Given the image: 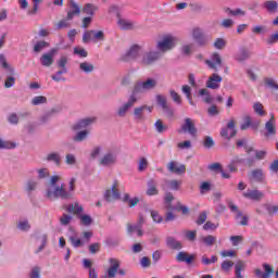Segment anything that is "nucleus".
<instances>
[{"instance_id":"nucleus-1","label":"nucleus","mask_w":278,"mask_h":278,"mask_svg":"<svg viewBox=\"0 0 278 278\" xmlns=\"http://www.w3.org/2000/svg\"><path fill=\"white\" fill-rule=\"evenodd\" d=\"M62 178L58 175L51 176L50 185L46 191V197L49 201H58V199H62L63 201H71L73 197H75V184L77 181L76 178H71L68 181V189H66V185L62 182L58 185Z\"/></svg>"},{"instance_id":"nucleus-2","label":"nucleus","mask_w":278,"mask_h":278,"mask_svg":"<svg viewBox=\"0 0 278 278\" xmlns=\"http://www.w3.org/2000/svg\"><path fill=\"white\" fill-rule=\"evenodd\" d=\"M157 88V79L147 78L143 81H137L134 86L132 93L135 97L142 92H149V90H155Z\"/></svg>"},{"instance_id":"nucleus-3","label":"nucleus","mask_w":278,"mask_h":278,"mask_svg":"<svg viewBox=\"0 0 278 278\" xmlns=\"http://www.w3.org/2000/svg\"><path fill=\"white\" fill-rule=\"evenodd\" d=\"M118 162V154L114 150H109L106 153H104L100 160L99 165L103 166L104 168H112V166H116V163Z\"/></svg>"},{"instance_id":"nucleus-4","label":"nucleus","mask_w":278,"mask_h":278,"mask_svg":"<svg viewBox=\"0 0 278 278\" xmlns=\"http://www.w3.org/2000/svg\"><path fill=\"white\" fill-rule=\"evenodd\" d=\"M176 46H177V38H175L174 36L167 35L156 43V49L162 53H166V51H170V49H175Z\"/></svg>"},{"instance_id":"nucleus-5","label":"nucleus","mask_w":278,"mask_h":278,"mask_svg":"<svg viewBox=\"0 0 278 278\" xmlns=\"http://www.w3.org/2000/svg\"><path fill=\"white\" fill-rule=\"evenodd\" d=\"M162 58V53L160 51H147L141 53V59L139 60V64L142 66H151L155 64L157 60Z\"/></svg>"},{"instance_id":"nucleus-6","label":"nucleus","mask_w":278,"mask_h":278,"mask_svg":"<svg viewBox=\"0 0 278 278\" xmlns=\"http://www.w3.org/2000/svg\"><path fill=\"white\" fill-rule=\"evenodd\" d=\"M136 103H138V97L135 96L134 93H131L127 100V102H125L123 105H121L117 109L116 115L119 118H125L127 116V112H129V110L136 105Z\"/></svg>"},{"instance_id":"nucleus-7","label":"nucleus","mask_w":278,"mask_h":278,"mask_svg":"<svg viewBox=\"0 0 278 278\" xmlns=\"http://www.w3.org/2000/svg\"><path fill=\"white\" fill-rule=\"evenodd\" d=\"M110 267L106 270V275L109 278L116 277V273L122 277H125V269H121V261L118 258H110L109 260Z\"/></svg>"},{"instance_id":"nucleus-8","label":"nucleus","mask_w":278,"mask_h":278,"mask_svg":"<svg viewBox=\"0 0 278 278\" xmlns=\"http://www.w3.org/2000/svg\"><path fill=\"white\" fill-rule=\"evenodd\" d=\"M155 99H156L157 105H160V108H162L164 114L168 118H173V116H175V111L173 110V108H170V105H168V99L166 98V96L156 94Z\"/></svg>"},{"instance_id":"nucleus-9","label":"nucleus","mask_w":278,"mask_h":278,"mask_svg":"<svg viewBox=\"0 0 278 278\" xmlns=\"http://www.w3.org/2000/svg\"><path fill=\"white\" fill-rule=\"evenodd\" d=\"M197 126L194 125V119L186 117L184 124L180 126L178 134H189L192 138L197 137Z\"/></svg>"},{"instance_id":"nucleus-10","label":"nucleus","mask_w":278,"mask_h":278,"mask_svg":"<svg viewBox=\"0 0 278 278\" xmlns=\"http://www.w3.org/2000/svg\"><path fill=\"white\" fill-rule=\"evenodd\" d=\"M142 55V47L139 45H132L129 50L125 53L124 60L126 62H131V60H135L136 62H140Z\"/></svg>"},{"instance_id":"nucleus-11","label":"nucleus","mask_w":278,"mask_h":278,"mask_svg":"<svg viewBox=\"0 0 278 278\" xmlns=\"http://www.w3.org/2000/svg\"><path fill=\"white\" fill-rule=\"evenodd\" d=\"M228 207L231 212V214H235V220H241L239 222V225L247 227L249 225V216L242 215V211L238 210V206L231 202L228 203Z\"/></svg>"},{"instance_id":"nucleus-12","label":"nucleus","mask_w":278,"mask_h":278,"mask_svg":"<svg viewBox=\"0 0 278 278\" xmlns=\"http://www.w3.org/2000/svg\"><path fill=\"white\" fill-rule=\"evenodd\" d=\"M56 53H58V48H52L49 52L43 53L40 56L41 66H46V68H49V66H53V62L55 60Z\"/></svg>"},{"instance_id":"nucleus-13","label":"nucleus","mask_w":278,"mask_h":278,"mask_svg":"<svg viewBox=\"0 0 278 278\" xmlns=\"http://www.w3.org/2000/svg\"><path fill=\"white\" fill-rule=\"evenodd\" d=\"M105 201H118L121 199V191H118V180L113 182L111 190H106L104 193Z\"/></svg>"},{"instance_id":"nucleus-14","label":"nucleus","mask_w":278,"mask_h":278,"mask_svg":"<svg viewBox=\"0 0 278 278\" xmlns=\"http://www.w3.org/2000/svg\"><path fill=\"white\" fill-rule=\"evenodd\" d=\"M236 134V122L233 119H230L227 124V127L223 128L220 131L222 138H225L226 140H231Z\"/></svg>"},{"instance_id":"nucleus-15","label":"nucleus","mask_w":278,"mask_h":278,"mask_svg":"<svg viewBox=\"0 0 278 278\" xmlns=\"http://www.w3.org/2000/svg\"><path fill=\"white\" fill-rule=\"evenodd\" d=\"M192 38L199 47H205L207 45V36H205L201 28L192 29Z\"/></svg>"},{"instance_id":"nucleus-16","label":"nucleus","mask_w":278,"mask_h":278,"mask_svg":"<svg viewBox=\"0 0 278 278\" xmlns=\"http://www.w3.org/2000/svg\"><path fill=\"white\" fill-rule=\"evenodd\" d=\"M270 136H277V123L275 122V115L265 123V138H270Z\"/></svg>"},{"instance_id":"nucleus-17","label":"nucleus","mask_w":278,"mask_h":278,"mask_svg":"<svg viewBox=\"0 0 278 278\" xmlns=\"http://www.w3.org/2000/svg\"><path fill=\"white\" fill-rule=\"evenodd\" d=\"M181 180H177V179H164L163 184L161 185L162 190H179V188H181Z\"/></svg>"},{"instance_id":"nucleus-18","label":"nucleus","mask_w":278,"mask_h":278,"mask_svg":"<svg viewBox=\"0 0 278 278\" xmlns=\"http://www.w3.org/2000/svg\"><path fill=\"white\" fill-rule=\"evenodd\" d=\"M222 81L223 77H220V75L212 74L206 81V88H210L211 90H218Z\"/></svg>"},{"instance_id":"nucleus-19","label":"nucleus","mask_w":278,"mask_h":278,"mask_svg":"<svg viewBox=\"0 0 278 278\" xmlns=\"http://www.w3.org/2000/svg\"><path fill=\"white\" fill-rule=\"evenodd\" d=\"M70 8L71 10L67 12L66 21H73L75 16H79V14H81V8L74 0L70 1Z\"/></svg>"},{"instance_id":"nucleus-20","label":"nucleus","mask_w":278,"mask_h":278,"mask_svg":"<svg viewBox=\"0 0 278 278\" xmlns=\"http://www.w3.org/2000/svg\"><path fill=\"white\" fill-rule=\"evenodd\" d=\"M60 112H61L60 108H53L50 111L43 113L39 117L40 125H47V123H49L51 121V118H53V116H55V114H60Z\"/></svg>"},{"instance_id":"nucleus-21","label":"nucleus","mask_w":278,"mask_h":278,"mask_svg":"<svg viewBox=\"0 0 278 278\" xmlns=\"http://www.w3.org/2000/svg\"><path fill=\"white\" fill-rule=\"evenodd\" d=\"M167 169L169 173H174L175 175H185L186 174V165L184 164H178L175 161H172L167 165Z\"/></svg>"},{"instance_id":"nucleus-22","label":"nucleus","mask_w":278,"mask_h":278,"mask_svg":"<svg viewBox=\"0 0 278 278\" xmlns=\"http://www.w3.org/2000/svg\"><path fill=\"white\" fill-rule=\"evenodd\" d=\"M250 180L256 181V184H264V181L266 180V175H264V169L262 168L253 169L250 173Z\"/></svg>"},{"instance_id":"nucleus-23","label":"nucleus","mask_w":278,"mask_h":278,"mask_svg":"<svg viewBox=\"0 0 278 278\" xmlns=\"http://www.w3.org/2000/svg\"><path fill=\"white\" fill-rule=\"evenodd\" d=\"M263 268L265 271H262V269L256 268L254 270V275L255 277L258 278H270V275H273L274 270H273V266L268 265L267 263L263 264Z\"/></svg>"},{"instance_id":"nucleus-24","label":"nucleus","mask_w":278,"mask_h":278,"mask_svg":"<svg viewBox=\"0 0 278 278\" xmlns=\"http://www.w3.org/2000/svg\"><path fill=\"white\" fill-rule=\"evenodd\" d=\"M96 122H97V117L83 118L73 126V129H75L76 131L79 129H86V127H90V125H92V123H96Z\"/></svg>"},{"instance_id":"nucleus-25","label":"nucleus","mask_w":278,"mask_h":278,"mask_svg":"<svg viewBox=\"0 0 278 278\" xmlns=\"http://www.w3.org/2000/svg\"><path fill=\"white\" fill-rule=\"evenodd\" d=\"M206 64L207 66H210V68H213V71H218V66H223V60L220 59V54H212L211 60H207Z\"/></svg>"},{"instance_id":"nucleus-26","label":"nucleus","mask_w":278,"mask_h":278,"mask_svg":"<svg viewBox=\"0 0 278 278\" xmlns=\"http://www.w3.org/2000/svg\"><path fill=\"white\" fill-rule=\"evenodd\" d=\"M244 199H250L251 201H260L264 199V192L260 190L248 189L247 192H243Z\"/></svg>"},{"instance_id":"nucleus-27","label":"nucleus","mask_w":278,"mask_h":278,"mask_svg":"<svg viewBox=\"0 0 278 278\" xmlns=\"http://www.w3.org/2000/svg\"><path fill=\"white\" fill-rule=\"evenodd\" d=\"M146 110H148L149 113L153 112V110L148 105L135 108V110H134L135 121H144V111Z\"/></svg>"},{"instance_id":"nucleus-28","label":"nucleus","mask_w":278,"mask_h":278,"mask_svg":"<svg viewBox=\"0 0 278 278\" xmlns=\"http://www.w3.org/2000/svg\"><path fill=\"white\" fill-rule=\"evenodd\" d=\"M264 10L267 14H277L278 12V2L276 0H267L263 3Z\"/></svg>"},{"instance_id":"nucleus-29","label":"nucleus","mask_w":278,"mask_h":278,"mask_svg":"<svg viewBox=\"0 0 278 278\" xmlns=\"http://www.w3.org/2000/svg\"><path fill=\"white\" fill-rule=\"evenodd\" d=\"M251 59V50L247 48H240L238 53L235 55V60L237 62H247V60Z\"/></svg>"},{"instance_id":"nucleus-30","label":"nucleus","mask_w":278,"mask_h":278,"mask_svg":"<svg viewBox=\"0 0 278 278\" xmlns=\"http://www.w3.org/2000/svg\"><path fill=\"white\" fill-rule=\"evenodd\" d=\"M24 190L27 194H31V192H36L38 190V180L36 178H29L26 180L24 185Z\"/></svg>"},{"instance_id":"nucleus-31","label":"nucleus","mask_w":278,"mask_h":278,"mask_svg":"<svg viewBox=\"0 0 278 278\" xmlns=\"http://www.w3.org/2000/svg\"><path fill=\"white\" fill-rule=\"evenodd\" d=\"M146 194H148V197H155L160 194V191L157 190V181H155V179L152 178L148 180Z\"/></svg>"},{"instance_id":"nucleus-32","label":"nucleus","mask_w":278,"mask_h":278,"mask_svg":"<svg viewBox=\"0 0 278 278\" xmlns=\"http://www.w3.org/2000/svg\"><path fill=\"white\" fill-rule=\"evenodd\" d=\"M66 212H68L70 214H76L78 218L79 216H81V213L84 212V206H81L79 202H75L66 207Z\"/></svg>"},{"instance_id":"nucleus-33","label":"nucleus","mask_w":278,"mask_h":278,"mask_svg":"<svg viewBox=\"0 0 278 278\" xmlns=\"http://www.w3.org/2000/svg\"><path fill=\"white\" fill-rule=\"evenodd\" d=\"M47 162H52L55 166L62 165V155H60L58 152H50L46 156Z\"/></svg>"},{"instance_id":"nucleus-34","label":"nucleus","mask_w":278,"mask_h":278,"mask_svg":"<svg viewBox=\"0 0 278 278\" xmlns=\"http://www.w3.org/2000/svg\"><path fill=\"white\" fill-rule=\"evenodd\" d=\"M166 244L168 249H173L174 251H179L180 249H182L180 241L176 240L175 237H167Z\"/></svg>"},{"instance_id":"nucleus-35","label":"nucleus","mask_w":278,"mask_h":278,"mask_svg":"<svg viewBox=\"0 0 278 278\" xmlns=\"http://www.w3.org/2000/svg\"><path fill=\"white\" fill-rule=\"evenodd\" d=\"M68 241L71 242V244L74 249H79V248L84 247V240L79 239V237L77 236V232H73L68 237Z\"/></svg>"},{"instance_id":"nucleus-36","label":"nucleus","mask_w":278,"mask_h":278,"mask_svg":"<svg viewBox=\"0 0 278 278\" xmlns=\"http://www.w3.org/2000/svg\"><path fill=\"white\" fill-rule=\"evenodd\" d=\"M79 71H81V73H85L86 75H90V73L94 72V64L88 61L81 62L79 64Z\"/></svg>"},{"instance_id":"nucleus-37","label":"nucleus","mask_w":278,"mask_h":278,"mask_svg":"<svg viewBox=\"0 0 278 278\" xmlns=\"http://www.w3.org/2000/svg\"><path fill=\"white\" fill-rule=\"evenodd\" d=\"M99 10V7L92 3H86L83 8V14H86L87 16H93L94 12Z\"/></svg>"},{"instance_id":"nucleus-38","label":"nucleus","mask_w":278,"mask_h":278,"mask_svg":"<svg viewBox=\"0 0 278 278\" xmlns=\"http://www.w3.org/2000/svg\"><path fill=\"white\" fill-rule=\"evenodd\" d=\"M177 262H186V264H192V260H194V255H188L186 252H179L176 255Z\"/></svg>"},{"instance_id":"nucleus-39","label":"nucleus","mask_w":278,"mask_h":278,"mask_svg":"<svg viewBox=\"0 0 278 278\" xmlns=\"http://www.w3.org/2000/svg\"><path fill=\"white\" fill-rule=\"evenodd\" d=\"M127 231H128L129 236H131V233H134V232H136L139 238H142V236H144V232L142 231V226H140V225L129 224Z\"/></svg>"},{"instance_id":"nucleus-40","label":"nucleus","mask_w":278,"mask_h":278,"mask_svg":"<svg viewBox=\"0 0 278 278\" xmlns=\"http://www.w3.org/2000/svg\"><path fill=\"white\" fill-rule=\"evenodd\" d=\"M0 65L4 71H7V73H10V75H14V68L10 66V63H8L5 54H0Z\"/></svg>"},{"instance_id":"nucleus-41","label":"nucleus","mask_w":278,"mask_h":278,"mask_svg":"<svg viewBox=\"0 0 278 278\" xmlns=\"http://www.w3.org/2000/svg\"><path fill=\"white\" fill-rule=\"evenodd\" d=\"M117 18V25L121 29L129 30L134 27V23H131L130 21L122 18L121 16Z\"/></svg>"},{"instance_id":"nucleus-42","label":"nucleus","mask_w":278,"mask_h":278,"mask_svg":"<svg viewBox=\"0 0 278 278\" xmlns=\"http://www.w3.org/2000/svg\"><path fill=\"white\" fill-rule=\"evenodd\" d=\"M67 64L68 56L66 55H61V58L56 61L58 68H60L61 71H65L66 73H68V67H66Z\"/></svg>"},{"instance_id":"nucleus-43","label":"nucleus","mask_w":278,"mask_h":278,"mask_svg":"<svg viewBox=\"0 0 278 278\" xmlns=\"http://www.w3.org/2000/svg\"><path fill=\"white\" fill-rule=\"evenodd\" d=\"M78 218L80 219V225L84 227H90L92 225V217L90 215L80 214Z\"/></svg>"},{"instance_id":"nucleus-44","label":"nucleus","mask_w":278,"mask_h":278,"mask_svg":"<svg viewBox=\"0 0 278 278\" xmlns=\"http://www.w3.org/2000/svg\"><path fill=\"white\" fill-rule=\"evenodd\" d=\"M225 12L228 14V16H247V12H244L242 9L231 10L227 8Z\"/></svg>"},{"instance_id":"nucleus-45","label":"nucleus","mask_w":278,"mask_h":278,"mask_svg":"<svg viewBox=\"0 0 278 278\" xmlns=\"http://www.w3.org/2000/svg\"><path fill=\"white\" fill-rule=\"evenodd\" d=\"M184 94H186L187 100L189 101L190 105H194V102L192 101V88L188 85H184L181 88Z\"/></svg>"},{"instance_id":"nucleus-46","label":"nucleus","mask_w":278,"mask_h":278,"mask_svg":"<svg viewBox=\"0 0 278 278\" xmlns=\"http://www.w3.org/2000/svg\"><path fill=\"white\" fill-rule=\"evenodd\" d=\"M49 42L47 41H37L34 46V52L35 53H40V51H43V49H48Z\"/></svg>"},{"instance_id":"nucleus-47","label":"nucleus","mask_w":278,"mask_h":278,"mask_svg":"<svg viewBox=\"0 0 278 278\" xmlns=\"http://www.w3.org/2000/svg\"><path fill=\"white\" fill-rule=\"evenodd\" d=\"M201 262L204 266H210V264H216L218 262V256L212 255L211 258H207V255H203Z\"/></svg>"},{"instance_id":"nucleus-48","label":"nucleus","mask_w":278,"mask_h":278,"mask_svg":"<svg viewBox=\"0 0 278 278\" xmlns=\"http://www.w3.org/2000/svg\"><path fill=\"white\" fill-rule=\"evenodd\" d=\"M86 138H88V130H80L74 136L73 140L74 142H84Z\"/></svg>"},{"instance_id":"nucleus-49","label":"nucleus","mask_w":278,"mask_h":278,"mask_svg":"<svg viewBox=\"0 0 278 278\" xmlns=\"http://www.w3.org/2000/svg\"><path fill=\"white\" fill-rule=\"evenodd\" d=\"M66 70H60L55 74L51 76V79L53 81H66V78L62 77V75H66Z\"/></svg>"},{"instance_id":"nucleus-50","label":"nucleus","mask_w":278,"mask_h":278,"mask_svg":"<svg viewBox=\"0 0 278 278\" xmlns=\"http://www.w3.org/2000/svg\"><path fill=\"white\" fill-rule=\"evenodd\" d=\"M212 191V182L203 181L200 185V194H207V192Z\"/></svg>"},{"instance_id":"nucleus-51","label":"nucleus","mask_w":278,"mask_h":278,"mask_svg":"<svg viewBox=\"0 0 278 278\" xmlns=\"http://www.w3.org/2000/svg\"><path fill=\"white\" fill-rule=\"evenodd\" d=\"M192 49H193L192 43L182 45V47L180 48V53L182 55L189 58V55H192Z\"/></svg>"},{"instance_id":"nucleus-52","label":"nucleus","mask_w":278,"mask_h":278,"mask_svg":"<svg viewBox=\"0 0 278 278\" xmlns=\"http://www.w3.org/2000/svg\"><path fill=\"white\" fill-rule=\"evenodd\" d=\"M199 97H202L204 102L212 103V94L210 93V90L201 89L199 91Z\"/></svg>"},{"instance_id":"nucleus-53","label":"nucleus","mask_w":278,"mask_h":278,"mask_svg":"<svg viewBox=\"0 0 278 278\" xmlns=\"http://www.w3.org/2000/svg\"><path fill=\"white\" fill-rule=\"evenodd\" d=\"M17 229H20V231H29L31 225H29V220L23 219L17 223Z\"/></svg>"},{"instance_id":"nucleus-54","label":"nucleus","mask_w":278,"mask_h":278,"mask_svg":"<svg viewBox=\"0 0 278 278\" xmlns=\"http://www.w3.org/2000/svg\"><path fill=\"white\" fill-rule=\"evenodd\" d=\"M65 164H67V166H75L77 164V156L73 153H67L65 155Z\"/></svg>"},{"instance_id":"nucleus-55","label":"nucleus","mask_w":278,"mask_h":278,"mask_svg":"<svg viewBox=\"0 0 278 278\" xmlns=\"http://www.w3.org/2000/svg\"><path fill=\"white\" fill-rule=\"evenodd\" d=\"M47 103V97L36 96L31 99V105H45Z\"/></svg>"},{"instance_id":"nucleus-56","label":"nucleus","mask_w":278,"mask_h":278,"mask_svg":"<svg viewBox=\"0 0 278 278\" xmlns=\"http://www.w3.org/2000/svg\"><path fill=\"white\" fill-rule=\"evenodd\" d=\"M90 40H94V30H86L83 35V42L88 45Z\"/></svg>"},{"instance_id":"nucleus-57","label":"nucleus","mask_w":278,"mask_h":278,"mask_svg":"<svg viewBox=\"0 0 278 278\" xmlns=\"http://www.w3.org/2000/svg\"><path fill=\"white\" fill-rule=\"evenodd\" d=\"M252 121L253 119L251 118V115H245L243 117V123L240 125L241 131H245V129H249V127H251Z\"/></svg>"},{"instance_id":"nucleus-58","label":"nucleus","mask_w":278,"mask_h":278,"mask_svg":"<svg viewBox=\"0 0 278 278\" xmlns=\"http://www.w3.org/2000/svg\"><path fill=\"white\" fill-rule=\"evenodd\" d=\"M201 241L206 244V247H214V242H216V237L208 235L206 237H202Z\"/></svg>"},{"instance_id":"nucleus-59","label":"nucleus","mask_w":278,"mask_h":278,"mask_svg":"<svg viewBox=\"0 0 278 278\" xmlns=\"http://www.w3.org/2000/svg\"><path fill=\"white\" fill-rule=\"evenodd\" d=\"M169 97L173 99V101L176 105H181V96H179V93H177V91L170 89Z\"/></svg>"},{"instance_id":"nucleus-60","label":"nucleus","mask_w":278,"mask_h":278,"mask_svg":"<svg viewBox=\"0 0 278 278\" xmlns=\"http://www.w3.org/2000/svg\"><path fill=\"white\" fill-rule=\"evenodd\" d=\"M264 84L267 88H270L271 90H278V84L273 78H264Z\"/></svg>"},{"instance_id":"nucleus-61","label":"nucleus","mask_w":278,"mask_h":278,"mask_svg":"<svg viewBox=\"0 0 278 278\" xmlns=\"http://www.w3.org/2000/svg\"><path fill=\"white\" fill-rule=\"evenodd\" d=\"M71 220H73V216L64 213L61 217H60V223L61 225H63V227H66L68 225H71Z\"/></svg>"},{"instance_id":"nucleus-62","label":"nucleus","mask_w":278,"mask_h":278,"mask_svg":"<svg viewBox=\"0 0 278 278\" xmlns=\"http://www.w3.org/2000/svg\"><path fill=\"white\" fill-rule=\"evenodd\" d=\"M0 149H16V143L0 139Z\"/></svg>"},{"instance_id":"nucleus-63","label":"nucleus","mask_w":278,"mask_h":278,"mask_svg":"<svg viewBox=\"0 0 278 278\" xmlns=\"http://www.w3.org/2000/svg\"><path fill=\"white\" fill-rule=\"evenodd\" d=\"M231 268H233V262L226 260L222 263V270L224 273H229Z\"/></svg>"},{"instance_id":"nucleus-64","label":"nucleus","mask_w":278,"mask_h":278,"mask_svg":"<svg viewBox=\"0 0 278 278\" xmlns=\"http://www.w3.org/2000/svg\"><path fill=\"white\" fill-rule=\"evenodd\" d=\"M38 173V179H47L49 177V169L48 168H40L37 169Z\"/></svg>"}]
</instances>
